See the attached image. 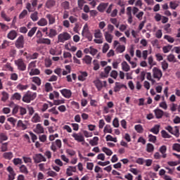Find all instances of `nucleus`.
<instances>
[{
  "label": "nucleus",
  "instance_id": "obj_1",
  "mask_svg": "<svg viewBox=\"0 0 180 180\" xmlns=\"http://www.w3.org/2000/svg\"><path fill=\"white\" fill-rule=\"evenodd\" d=\"M37 97V93L27 91L22 97V102L25 103H30L32 101H34L35 98Z\"/></svg>",
  "mask_w": 180,
  "mask_h": 180
},
{
  "label": "nucleus",
  "instance_id": "obj_2",
  "mask_svg": "<svg viewBox=\"0 0 180 180\" xmlns=\"http://www.w3.org/2000/svg\"><path fill=\"white\" fill-rule=\"evenodd\" d=\"M71 39V35L68 32H63L58 36V41L59 43H64L67 40Z\"/></svg>",
  "mask_w": 180,
  "mask_h": 180
},
{
  "label": "nucleus",
  "instance_id": "obj_3",
  "mask_svg": "<svg viewBox=\"0 0 180 180\" xmlns=\"http://www.w3.org/2000/svg\"><path fill=\"white\" fill-rule=\"evenodd\" d=\"M15 64L18 67L19 71H26V63L22 58H19L15 60Z\"/></svg>",
  "mask_w": 180,
  "mask_h": 180
},
{
  "label": "nucleus",
  "instance_id": "obj_4",
  "mask_svg": "<svg viewBox=\"0 0 180 180\" xmlns=\"http://www.w3.org/2000/svg\"><path fill=\"white\" fill-rule=\"evenodd\" d=\"M153 75L155 79L160 81L162 77V71H161L158 68L155 67L153 68Z\"/></svg>",
  "mask_w": 180,
  "mask_h": 180
},
{
  "label": "nucleus",
  "instance_id": "obj_5",
  "mask_svg": "<svg viewBox=\"0 0 180 180\" xmlns=\"http://www.w3.org/2000/svg\"><path fill=\"white\" fill-rule=\"evenodd\" d=\"M15 47L17 49H23L25 47V37L20 35L15 41Z\"/></svg>",
  "mask_w": 180,
  "mask_h": 180
},
{
  "label": "nucleus",
  "instance_id": "obj_6",
  "mask_svg": "<svg viewBox=\"0 0 180 180\" xmlns=\"http://www.w3.org/2000/svg\"><path fill=\"white\" fill-rule=\"evenodd\" d=\"M33 160L35 164H39L40 162H46V159L41 153H37L34 156H33Z\"/></svg>",
  "mask_w": 180,
  "mask_h": 180
},
{
  "label": "nucleus",
  "instance_id": "obj_7",
  "mask_svg": "<svg viewBox=\"0 0 180 180\" xmlns=\"http://www.w3.org/2000/svg\"><path fill=\"white\" fill-rule=\"evenodd\" d=\"M60 94L64 96V98H66V99H70L71 96H72V91L70 89H63L62 90H60Z\"/></svg>",
  "mask_w": 180,
  "mask_h": 180
},
{
  "label": "nucleus",
  "instance_id": "obj_8",
  "mask_svg": "<svg viewBox=\"0 0 180 180\" xmlns=\"http://www.w3.org/2000/svg\"><path fill=\"white\" fill-rule=\"evenodd\" d=\"M17 127L21 130H26V129H27V121H24L23 122L22 120H18L17 123Z\"/></svg>",
  "mask_w": 180,
  "mask_h": 180
},
{
  "label": "nucleus",
  "instance_id": "obj_9",
  "mask_svg": "<svg viewBox=\"0 0 180 180\" xmlns=\"http://www.w3.org/2000/svg\"><path fill=\"white\" fill-rule=\"evenodd\" d=\"M7 171L8 172H9L8 180L15 179V176H16V174L15 173V171H13V168L11 166H8L7 167Z\"/></svg>",
  "mask_w": 180,
  "mask_h": 180
},
{
  "label": "nucleus",
  "instance_id": "obj_10",
  "mask_svg": "<svg viewBox=\"0 0 180 180\" xmlns=\"http://www.w3.org/2000/svg\"><path fill=\"white\" fill-rule=\"evenodd\" d=\"M165 129L167 130L169 133H171V134H174V136H176V137H178V136H179V129H178L176 127L175 132H174V128H172V127L169 125L166 127Z\"/></svg>",
  "mask_w": 180,
  "mask_h": 180
},
{
  "label": "nucleus",
  "instance_id": "obj_11",
  "mask_svg": "<svg viewBox=\"0 0 180 180\" xmlns=\"http://www.w3.org/2000/svg\"><path fill=\"white\" fill-rule=\"evenodd\" d=\"M72 136L75 139V140H76V141H78V143H82L85 141V138H84V136L79 134L74 133L72 134Z\"/></svg>",
  "mask_w": 180,
  "mask_h": 180
},
{
  "label": "nucleus",
  "instance_id": "obj_12",
  "mask_svg": "<svg viewBox=\"0 0 180 180\" xmlns=\"http://www.w3.org/2000/svg\"><path fill=\"white\" fill-rule=\"evenodd\" d=\"M37 44H47L48 46L51 44V40L49 38H40L37 40Z\"/></svg>",
  "mask_w": 180,
  "mask_h": 180
},
{
  "label": "nucleus",
  "instance_id": "obj_13",
  "mask_svg": "<svg viewBox=\"0 0 180 180\" xmlns=\"http://www.w3.org/2000/svg\"><path fill=\"white\" fill-rule=\"evenodd\" d=\"M127 15L128 16V23L131 25L133 23V15H131V6L127 8Z\"/></svg>",
  "mask_w": 180,
  "mask_h": 180
},
{
  "label": "nucleus",
  "instance_id": "obj_14",
  "mask_svg": "<svg viewBox=\"0 0 180 180\" xmlns=\"http://www.w3.org/2000/svg\"><path fill=\"white\" fill-rule=\"evenodd\" d=\"M34 133L37 134H41L44 133V128L41 126V124H37L36 128L34 129Z\"/></svg>",
  "mask_w": 180,
  "mask_h": 180
},
{
  "label": "nucleus",
  "instance_id": "obj_15",
  "mask_svg": "<svg viewBox=\"0 0 180 180\" xmlns=\"http://www.w3.org/2000/svg\"><path fill=\"white\" fill-rule=\"evenodd\" d=\"M7 37L10 40H15V39L18 37V32H16L15 30H11L7 34Z\"/></svg>",
  "mask_w": 180,
  "mask_h": 180
},
{
  "label": "nucleus",
  "instance_id": "obj_16",
  "mask_svg": "<svg viewBox=\"0 0 180 180\" xmlns=\"http://www.w3.org/2000/svg\"><path fill=\"white\" fill-rule=\"evenodd\" d=\"M57 34H58L57 30L53 28L49 29V32H46V35L48 36V37H50V39H53V37H56Z\"/></svg>",
  "mask_w": 180,
  "mask_h": 180
},
{
  "label": "nucleus",
  "instance_id": "obj_17",
  "mask_svg": "<svg viewBox=\"0 0 180 180\" xmlns=\"http://www.w3.org/2000/svg\"><path fill=\"white\" fill-rule=\"evenodd\" d=\"M154 113L156 116V119H161L164 116V111L160 108L154 110Z\"/></svg>",
  "mask_w": 180,
  "mask_h": 180
},
{
  "label": "nucleus",
  "instance_id": "obj_18",
  "mask_svg": "<svg viewBox=\"0 0 180 180\" xmlns=\"http://www.w3.org/2000/svg\"><path fill=\"white\" fill-rule=\"evenodd\" d=\"M122 88H127L126 85L122 84L120 82H115V86L114 87V92H119Z\"/></svg>",
  "mask_w": 180,
  "mask_h": 180
},
{
  "label": "nucleus",
  "instance_id": "obj_19",
  "mask_svg": "<svg viewBox=\"0 0 180 180\" xmlns=\"http://www.w3.org/2000/svg\"><path fill=\"white\" fill-rule=\"evenodd\" d=\"M46 18L49 20V25H54V23H56V17H54L53 15L47 14Z\"/></svg>",
  "mask_w": 180,
  "mask_h": 180
},
{
  "label": "nucleus",
  "instance_id": "obj_20",
  "mask_svg": "<svg viewBox=\"0 0 180 180\" xmlns=\"http://www.w3.org/2000/svg\"><path fill=\"white\" fill-rule=\"evenodd\" d=\"M160 127L161 126L160 124H155L153 128L150 129V131L153 133V134H158V133H160Z\"/></svg>",
  "mask_w": 180,
  "mask_h": 180
},
{
  "label": "nucleus",
  "instance_id": "obj_21",
  "mask_svg": "<svg viewBox=\"0 0 180 180\" xmlns=\"http://www.w3.org/2000/svg\"><path fill=\"white\" fill-rule=\"evenodd\" d=\"M108 3H101L99 4V6L97 7L98 11L99 12H105V9L108 8Z\"/></svg>",
  "mask_w": 180,
  "mask_h": 180
},
{
  "label": "nucleus",
  "instance_id": "obj_22",
  "mask_svg": "<svg viewBox=\"0 0 180 180\" xmlns=\"http://www.w3.org/2000/svg\"><path fill=\"white\" fill-rule=\"evenodd\" d=\"M121 65L123 71H125V72H128V71H130V65L127 64V62L123 61Z\"/></svg>",
  "mask_w": 180,
  "mask_h": 180
},
{
  "label": "nucleus",
  "instance_id": "obj_23",
  "mask_svg": "<svg viewBox=\"0 0 180 180\" xmlns=\"http://www.w3.org/2000/svg\"><path fill=\"white\" fill-rule=\"evenodd\" d=\"M105 39L108 43H112V40H113V35L110 34L109 32H105L104 34Z\"/></svg>",
  "mask_w": 180,
  "mask_h": 180
},
{
  "label": "nucleus",
  "instance_id": "obj_24",
  "mask_svg": "<svg viewBox=\"0 0 180 180\" xmlns=\"http://www.w3.org/2000/svg\"><path fill=\"white\" fill-rule=\"evenodd\" d=\"M30 18L32 19V22H37L39 20V12L34 11L30 15Z\"/></svg>",
  "mask_w": 180,
  "mask_h": 180
},
{
  "label": "nucleus",
  "instance_id": "obj_25",
  "mask_svg": "<svg viewBox=\"0 0 180 180\" xmlns=\"http://www.w3.org/2000/svg\"><path fill=\"white\" fill-rule=\"evenodd\" d=\"M98 141H99V138L98 136H94L93 139L89 141V144L94 147L98 146Z\"/></svg>",
  "mask_w": 180,
  "mask_h": 180
},
{
  "label": "nucleus",
  "instance_id": "obj_26",
  "mask_svg": "<svg viewBox=\"0 0 180 180\" xmlns=\"http://www.w3.org/2000/svg\"><path fill=\"white\" fill-rule=\"evenodd\" d=\"M22 99V95L19 93H15L11 98V101H20Z\"/></svg>",
  "mask_w": 180,
  "mask_h": 180
},
{
  "label": "nucleus",
  "instance_id": "obj_27",
  "mask_svg": "<svg viewBox=\"0 0 180 180\" xmlns=\"http://www.w3.org/2000/svg\"><path fill=\"white\" fill-rule=\"evenodd\" d=\"M88 77V73L86 72H82L81 75L78 76L79 81H85Z\"/></svg>",
  "mask_w": 180,
  "mask_h": 180
},
{
  "label": "nucleus",
  "instance_id": "obj_28",
  "mask_svg": "<svg viewBox=\"0 0 180 180\" xmlns=\"http://www.w3.org/2000/svg\"><path fill=\"white\" fill-rule=\"evenodd\" d=\"M3 157L5 160H12L13 158V153L12 152H6L3 154Z\"/></svg>",
  "mask_w": 180,
  "mask_h": 180
},
{
  "label": "nucleus",
  "instance_id": "obj_29",
  "mask_svg": "<svg viewBox=\"0 0 180 180\" xmlns=\"http://www.w3.org/2000/svg\"><path fill=\"white\" fill-rule=\"evenodd\" d=\"M49 22H47V20L44 18H41L38 22L37 25L38 26H47V24Z\"/></svg>",
  "mask_w": 180,
  "mask_h": 180
},
{
  "label": "nucleus",
  "instance_id": "obj_30",
  "mask_svg": "<svg viewBox=\"0 0 180 180\" xmlns=\"http://www.w3.org/2000/svg\"><path fill=\"white\" fill-rule=\"evenodd\" d=\"M20 172H22V174H25V175L29 174V170H27V167L25 165H22L20 167Z\"/></svg>",
  "mask_w": 180,
  "mask_h": 180
},
{
  "label": "nucleus",
  "instance_id": "obj_31",
  "mask_svg": "<svg viewBox=\"0 0 180 180\" xmlns=\"http://www.w3.org/2000/svg\"><path fill=\"white\" fill-rule=\"evenodd\" d=\"M94 84L98 91H101V89H102L103 87V84L99 79L94 81Z\"/></svg>",
  "mask_w": 180,
  "mask_h": 180
},
{
  "label": "nucleus",
  "instance_id": "obj_32",
  "mask_svg": "<svg viewBox=\"0 0 180 180\" xmlns=\"http://www.w3.org/2000/svg\"><path fill=\"white\" fill-rule=\"evenodd\" d=\"M41 121V117L39 116V114L35 113L32 117L33 123H39Z\"/></svg>",
  "mask_w": 180,
  "mask_h": 180
},
{
  "label": "nucleus",
  "instance_id": "obj_33",
  "mask_svg": "<svg viewBox=\"0 0 180 180\" xmlns=\"http://www.w3.org/2000/svg\"><path fill=\"white\" fill-rule=\"evenodd\" d=\"M4 69L5 71H11V72H13V68L10 63H7L6 65H4Z\"/></svg>",
  "mask_w": 180,
  "mask_h": 180
},
{
  "label": "nucleus",
  "instance_id": "obj_34",
  "mask_svg": "<svg viewBox=\"0 0 180 180\" xmlns=\"http://www.w3.org/2000/svg\"><path fill=\"white\" fill-rule=\"evenodd\" d=\"M32 82H34L37 86H40L41 85V79L39 77H32Z\"/></svg>",
  "mask_w": 180,
  "mask_h": 180
},
{
  "label": "nucleus",
  "instance_id": "obj_35",
  "mask_svg": "<svg viewBox=\"0 0 180 180\" xmlns=\"http://www.w3.org/2000/svg\"><path fill=\"white\" fill-rule=\"evenodd\" d=\"M30 75L31 77H33V75H40V70L35 68V69H31L30 72Z\"/></svg>",
  "mask_w": 180,
  "mask_h": 180
},
{
  "label": "nucleus",
  "instance_id": "obj_36",
  "mask_svg": "<svg viewBox=\"0 0 180 180\" xmlns=\"http://www.w3.org/2000/svg\"><path fill=\"white\" fill-rule=\"evenodd\" d=\"M134 129L137 133L141 134L143 131H144V128H143V126L141 124H136L134 126Z\"/></svg>",
  "mask_w": 180,
  "mask_h": 180
},
{
  "label": "nucleus",
  "instance_id": "obj_37",
  "mask_svg": "<svg viewBox=\"0 0 180 180\" xmlns=\"http://www.w3.org/2000/svg\"><path fill=\"white\" fill-rule=\"evenodd\" d=\"M103 131L104 133H110V134H112L113 130L110 124H106L104 127Z\"/></svg>",
  "mask_w": 180,
  "mask_h": 180
},
{
  "label": "nucleus",
  "instance_id": "obj_38",
  "mask_svg": "<svg viewBox=\"0 0 180 180\" xmlns=\"http://www.w3.org/2000/svg\"><path fill=\"white\" fill-rule=\"evenodd\" d=\"M54 5H56V1L54 0H48L46 3V6L48 8V9L53 8Z\"/></svg>",
  "mask_w": 180,
  "mask_h": 180
},
{
  "label": "nucleus",
  "instance_id": "obj_39",
  "mask_svg": "<svg viewBox=\"0 0 180 180\" xmlns=\"http://www.w3.org/2000/svg\"><path fill=\"white\" fill-rule=\"evenodd\" d=\"M37 30V27H32L27 33L28 37H33L34 35V33H36V31Z\"/></svg>",
  "mask_w": 180,
  "mask_h": 180
},
{
  "label": "nucleus",
  "instance_id": "obj_40",
  "mask_svg": "<svg viewBox=\"0 0 180 180\" xmlns=\"http://www.w3.org/2000/svg\"><path fill=\"white\" fill-rule=\"evenodd\" d=\"M167 61H169V63H176V58L174 54H169L167 56Z\"/></svg>",
  "mask_w": 180,
  "mask_h": 180
},
{
  "label": "nucleus",
  "instance_id": "obj_41",
  "mask_svg": "<svg viewBox=\"0 0 180 180\" xmlns=\"http://www.w3.org/2000/svg\"><path fill=\"white\" fill-rule=\"evenodd\" d=\"M125 50H126V46H124V45H119L116 49L117 53H123Z\"/></svg>",
  "mask_w": 180,
  "mask_h": 180
},
{
  "label": "nucleus",
  "instance_id": "obj_42",
  "mask_svg": "<svg viewBox=\"0 0 180 180\" xmlns=\"http://www.w3.org/2000/svg\"><path fill=\"white\" fill-rule=\"evenodd\" d=\"M94 37L96 39H102L103 34H102V32H101V30H96L95 31Z\"/></svg>",
  "mask_w": 180,
  "mask_h": 180
},
{
  "label": "nucleus",
  "instance_id": "obj_43",
  "mask_svg": "<svg viewBox=\"0 0 180 180\" xmlns=\"http://www.w3.org/2000/svg\"><path fill=\"white\" fill-rule=\"evenodd\" d=\"M45 91L46 92H51L53 91V86H51V83H46L45 84Z\"/></svg>",
  "mask_w": 180,
  "mask_h": 180
},
{
  "label": "nucleus",
  "instance_id": "obj_44",
  "mask_svg": "<svg viewBox=\"0 0 180 180\" xmlns=\"http://www.w3.org/2000/svg\"><path fill=\"white\" fill-rule=\"evenodd\" d=\"M148 141H150V143H155L157 141V136L151 134L148 135Z\"/></svg>",
  "mask_w": 180,
  "mask_h": 180
},
{
  "label": "nucleus",
  "instance_id": "obj_45",
  "mask_svg": "<svg viewBox=\"0 0 180 180\" xmlns=\"http://www.w3.org/2000/svg\"><path fill=\"white\" fill-rule=\"evenodd\" d=\"M147 153H153L154 151V145L153 143H148L146 146Z\"/></svg>",
  "mask_w": 180,
  "mask_h": 180
},
{
  "label": "nucleus",
  "instance_id": "obj_46",
  "mask_svg": "<svg viewBox=\"0 0 180 180\" xmlns=\"http://www.w3.org/2000/svg\"><path fill=\"white\" fill-rule=\"evenodd\" d=\"M8 140V135L5 133H0V143H2V141H6Z\"/></svg>",
  "mask_w": 180,
  "mask_h": 180
},
{
  "label": "nucleus",
  "instance_id": "obj_47",
  "mask_svg": "<svg viewBox=\"0 0 180 180\" xmlns=\"http://www.w3.org/2000/svg\"><path fill=\"white\" fill-rule=\"evenodd\" d=\"M102 151H103V153H105L106 154V155H112V154H113V152L112 151V150L106 148V147H103L102 148Z\"/></svg>",
  "mask_w": 180,
  "mask_h": 180
},
{
  "label": "nucleus",
  "instance_id": "obj_48",
  "mask_svg": "<svg viewBox=\"0 0 180 180\" xmlns=\"http://www.w3.org/2000/svg\"><path fill=\"white\" fill-rule=\"evenodd\" d=\"M26 9H27L28 12H34V11H36V8H34L30 3L27 4Z\"/></svg>",
  "mask_w": 180,
  "mask_h": 180
},
{
  "label": "nucleus",
  "instance_id": "obj_49",
  "mask_svg": "<svg viewBox=\"0 0 180 180\" xmlns=\"http://www.w3.org/2000/svg\"><path fill=\"white\" fill-rule=\"evenodd\" d=\"M13 162L14 165H22L23 164V162L22 161V159L18 158H14L13 160Z\"/></svg>",
  "mask_w": 180,
  "mask_h": 180
},
{
  "label": "nucleus",
  "instance_id": "obj_50",
  "mask_svg": "<svg viewBox=\"0 0 180 180\" xmlns=\"http://www.w3.org/2000/svg\"><path fill=\"white\" fill-rule=\"evenodd\" d=\"M61 6L63 8V9H65V11H68V9H70V2H68V1H63L61 4Z\"/></svg>",
  "mask_w": 180,
  "mask_h": 180
},
{
  "label": "nucleus",
  "instance_id": "obj_51",
  "mask_svg": "<svg viewBox=\"0 0 180 180\" xmlns=\"http://www.w3.org/2000/svg\"><path fill=\"white\" fill-rule=\"evenodd\" d=\"M8 98H9V94L8 93H6V91H3L1 101L3 102H6V101H8Z\"/></svg>",
  "mask_w": 180,
  "mask_h": 180
},
{
  "label": "nucleus",
  "instance_id": "obj_52",
  "mask_svg": "<svg viewBox=\"0 0 180 180\" xmlns=\"http://www.w3.org/2000/svg\"><path fill=\"white\" fill-rule=\"evenodd\" d=\"M83 61H85L86 64H91L92 63V58L87 55L83 58Z\"/></svg>",
  "mask_w": 180,
  "mask_h": 180
},
{
  "label": "nucleus",
  "instance_id": "obj_53",
  "mask_svg": "<svg viewBox=\"0 0 180 180\" xmlns=\"http://www.w3.org/2000/svg\"><path fill=\"white\" fill-rule=\"evenodd\" d=\"M36 63H37V60L32 61L28 65V70H30V71L34 68H36Z\"/></svg>",
  "mask_w": 180,
  "mask_h": 180
},
{
  "label": "nucleus",
  "instance_id": "obj_54",
  "mask_svg": "<svg viewBox=\"0 0 180 180\" xmlns=\"http://www.w3.org/2000/svg\"><path fill=\"white\" fill-rule=\"evenodd\" d=\"M169 5H170V8L173 10L176 9L178 6H179V4H178L176 1H170Z\"/></svg>",
  "mask_w": 180,
  "mask_h": 180
},
{
  "label": "nucleus",
  "instance_id": "obj_55",
  "mask_svg": "<svg viewBox=\"0 0 180 180\" xmlns=\"http://www.w3.org/2000/svg\"><path fill=\"white\" fill-rule=\"evenodd\" d=\"M164 39L165 40H167L169 43H174L175 41V39L169 35H165Z\"/></svg>",
  "mask_w": 180,
  "mask_h": 180
},
{
  "label": "nucleus",
  "instance_id": "obj_56",
  "mask_svg": "<svg viewBox=\"0 0 180 180\" xmlns=\"http://www.w3.org/2000/svg\"><path fill=\"white\" fill-rule=\"evenodd\" d=\"M171 49H172V45L163 46L162 48L163 53H165V54H167V53H169V51H171Z\"/></svg>",
  "mask_w": 180,
  "mask_h": 180
},
{
  "label": "nucleus",
  "instance_id": "obj_57",
  "mask_svg": "<svg viewBox=\"0 0 180 180\" xmlns=\"http://www.w3.org/2000/svg\"><path fill=\"white\" fill-rule=\"evenodd\" d=\"M17 88L19 89V91H26V89L29 88V86L20 84L17 86Z\"/></svg>",
  "mask_w": 180,
  "mask_h": 180
},
{
  "label": "nucleus",
  "instance_id": "obj_58",
  "mask_svg": "<svg viewBox=\"0 0 180 180\" xmlns=\"http://www.w3.org/2000/svg\"><path fill=\"white\" fill-rule=\"evenodd\" d=\"M161 134L163 139H171V135H169L165 130H162Z\"/></svg>",
  "mask_w": 180,
  "mask_h": 180
},
{
  "label": "nucleus",
  "instance_id": "obj_59",
  "mask_svg": "<svg viewBox=\"0 0 180 180\" xmlns=\"http://www.w3.org/2000/svg\"><path fill=\"white\" fill-rule=\"evenodd\" d=\"M39 57V53L35 52L32 55H30L27 56V58H30V60H36Z\"/></svg>",
  "mask_w": 180,
  "mask_h": 180
},
{
  "label": "nucleus",
  "instance_id": "obj_60",
  "mask_svg": "<svg viewBox=\"0 0 180 180\" xmlns=\"http://www.w3.org/2000/svg\"><path fill=\"white\" fill-rule=\"evenodd\" d=\"M7 121L9 122L10 123H11V124H13V127H15L18 120L11 117L7 119Z\"/></svg>",
  "mask_w": 180,
  "mask_h": 180
},
{
  "label": "nucleus",
  "instance_id": "obj_61",
  "mask_svg": "<svg viewBox=\"0 0 180 180\" xmlns=\"http://www.w3.org/2000/svg\"><path fill=\"white\" fill-rule=\"evenodd\" d=\"M93 64H94V71H98V70H99L100 66H99V63H98L97 60H94L93 61Z\"/></svg>",
  "mask_w": 180,
  "mask_h": 180
},
{
  "label": "nucleus",
  "instance_id": "obj_62",
  "mask_svg": "<svg viewBox=\"0 0 180 180\" xmlns=\"http://www.w3.org/2000/svg\"><path fill=\"white\" fill-rule=\"evenodd\" d=\"M168 63L166 62V60H164L163 62H162V68L163 70V71H167V70L168 69Z\"/></svg>",
  "mask_w": 180,
  "mask_h": 180
},
{
  "label": "nucleus",
  "instance_id": "obj_63",
  "mask_svg": "<svg viewBox=\"0 0 180 180\" xmlns=\"http://www.w3.org/2000/svg\"><path fill=\"white\" fill-rule=\"evenodd\" d=\"M1 149V153H5V151L8 150V143H2Z\"/></svg>",
  "mask_w": 180,
  "mask_h": 180
},
{
  "label": "nucleus",
  "instance_id": "obj_64",
  "mask_svg": "<svg viewBox=\"0 0 180 180\" xmlns=\"http://www.w3.org/2000/svg\"><path fill=\"white\" fill-rule=\"evenodd\" d=\"M173 150H174V151H178V153H180V144L174 143L173 145Z\"/></svg>",
  "mask_w": 180,
  "mask_h": 180
}]
</instances>
